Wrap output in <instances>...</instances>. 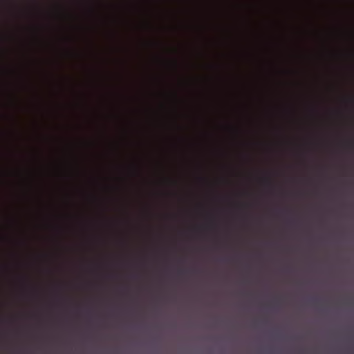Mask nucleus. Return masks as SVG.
Instances as JSON below:
<instances>
[{"instance_id":"1","label":"nucleus","mask_w":354,"mask_h":354,"mask_svg":"<svg viewBox=\"0 0 354 354\" xmlns=\"http://www.w3.org/2000/svg\"><path fill=\"white\" fill-rule=\"evenodd\" d=\"M349 100H350V101H351V102H353V100H353V97H350V98H349Z\"/></svg>"}]
</instances>
